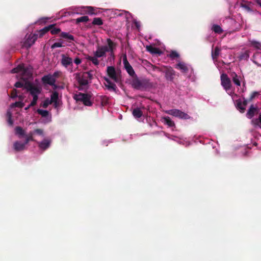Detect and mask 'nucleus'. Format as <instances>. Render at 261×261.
Wrapping results in <instances>:
<instances>
[{
    "label": "nucleus",
    "mask_w": 261,
    "mask_h": 261,
    "mask_svg": "<svg viewBox=\"0 0 261 261\" xmlns=\"http://www.w3.org/2000/svg\"><path fill=\"white\" fill-rule=\"evenodd\" d=\"M146 50L152 54H161L160 49L157 47H153L151 45H148L146 46Z\"/></svg>",
    "instance_id": "nucleus-23"
},
{
    "label": "nucleus",
    "mask_w": 261,
    "mask_h": 261,
    "mask_svg": "<svg viewBox=\"0 0 261 261\" xmlns=\"http://www.w3.org/2000/svg\"><path fill=\"white\" fill-rule=\"evenodd\" d=\"M243 58H244V56L241 57V59H243Z\"/></svg>",
    "instance_id": "nucleus-63"
},
{
    "label": "nucleus",
    "mask_w": 261,
    "mask_h": 261,
    "mask_svg": "<svg viewBox=\"0 0 261 261\" xmlns=\"http://www.w3.org/2000/svg\"><path fill=\"white\" fill-rule=\"evenodd\" d=\"M48 19V18H41L37 21L36 23L38 24H45Z\"/></svg>",
    "instance_id": "nucleus-42"
},
{
    "label": "nucleus",
    "mask_w": 261,
    "mask_h": 261,
    "mask_svg": "<svg viewBox=\"0 0 261 261\" xmlns=\"http://www.w3.org/2000/svg\"><path fill=\"white\" fill-rule=\"evenodd\" d=\"M243 87H245V84L244 83H243Z\"/></svg>",
    "instance_id": "nucleus-64"
},
{
    "label": "nucleus",
    "mask_w": 261,
    "mask_h": 261,
    "mask_svg": "<svg viewBox=\"0 0 261 261\" xmlns=\"http://www.w3.org/2000/svg\"><path fill=\"white\" fill-rule=\"evenodd\" d=\"M37 112L41 115L43 117H46L48 115V112L47 110H43L41 109H38Z\"/></svg>",
    "instance_id": "nucleus-37"
},
{
    "label": "nucleus",
    "mask_w": 261,
    "mask_h": 261,
    "mask_svg": "<svg viewBox=\"0 0 261 261\" xmlns=\"http://www.w3.org/2000/svg\"><path fill=\"white\" fill-rule=\"evenodd\" d=\"M12 105L13 107L22 108L24 107V104L21 101H16L15 102L13 103Z\"/></svg>",
    "instance_id": "nucleus-40"
},
{
    "label": "nucleus",
    "mask_w": 261,
    "mask_h": 261,
    "mask_svg": "<svg viewBox=\"0 0 261 261\" xmlns=\"http://www.w3.org/2000/svg\"><path fill=\"white\" fill-rule=\"evenodd\" d=\"M21 72L23 74H27L28 76H31V73L28 71V69L24 67L23 64L18 65L16 67L14 68L11 71L12 73H16Z\"/></svg>",
    "instance_id": "nucleus-11"
},
{
    "label": "nucleus",
    "mask_w": 261,
    "mask_h": 261,
    "mask_svg": "<svg viewBox=\"0 0 261 261\" xmlns=\"http://www.w3.org/2000/svg\"><path fill=\"white\" fill-rule=\"evenodd\" d=\"M179 57V54L175 50H172L169 54V57L172 59L177 58Z\"/></svg>",
    "instance_id": "nucleus-38"
},
{
    "label": "nucleus",
    "mask_w": 261,
    "mask_h": 261,
    "mask_svg": "<svg viewBox=\"0 0 261 261\" xmlns=\"http://www.w3.org/2000/svg\"><path fill=\"white\" fill-rule=\"evenodd\" d=\"M17 90L15 89H13L12 90V92H11V97L12 98H16L18 95H17Z\"/></svg>",
    "instance_id": "nucleus-44"
},
{
    "label": "nucleus",
    "mask_w": 261,
    "mask_h": 261,
    "mask_svg": "<svg viewBox=\"0 0 261 261\" xmlns=\"http://www.w3.org/2000/svg\"><path fill=\"white\" fill-rule=\"evenodd\" d=\"M49 25H52L51 29H49L50 33L52 35L58 34L61 32V29L59 28H55L56 24H51Z\"/></svg>",
    "instance_id": "nucleus-31"
},
{
    "label": "nucleus",
    "mask_w": 261,
    "mask_h": 261,
    "mask_svg": "<svg viewBox=\"0 0 261 261\" xmlns=\"http://www.w3.org/2000/svg\"><path fill=\"white\" fill-rule=\"evenodd\" d=\"M60 36L63 38L71 40V41L74 40L73 36L69 34L68 33L62 32L60 34Z\"/></svg>",
    "instance_id": "nucleus-30"
},
{
    "label": "nucleus",
    "mask_w": 261,
    "mask_h": 261,
    "mask_svg": "<svg viewBox=\"0 0 261 261\" xmlns=\"http://www.w3.org/2000/svg\"><path fill=\"white\" fill-rule=\"evenodd\" d=\"M132 81V87L137 90L147 89L151 86V83L147 79L139 80L137 76H135Z\"/></svg>",
    "instance_id": "nucleus-3"
},
{
    "label": "nucleus",
    "mask_w": 261,
    "mask_h": 261,
    "mask_svg": "<svg viewBox=\"0 0 261 261\" xmlns=\"http://www.w3.org/2000/svg\"><path fill=\"white\" fill-rule=\"evenodd\" d=\"M61 63L62 66L67 68L70 65H72V59L69 57L66 56L64 54L61 55Z\"/></svg>",
    "instance_id": "nucleus-15"
},
{
    "label": "nucleus",
    "mask_w": 261,
    "mask_h": 261,
    "mask_svg": "<svg viewBox=\"0 0 261 261\" xmlns=\"http://www.w3.org/2000/svg\"><path fill=\"white\" fill-rule=\"evenodd\" d=\"M108 45H99L96 46V50L94 51V56H88L86 59L92 62V63L97 66L99 64L98 58L106 57L107 52L111 53V55H113V50L116 46V44L113 42L110 38L107 39Z\"/></svg>",
    "instance_id": "nucleus-1"
},
{
    "label": "nucleus",
    "mask_w": 261,
    "mask_h": 261,
    "mask_svg": "<svg viewBox=\"0 0 261 261\" xmlns=\"http://www.w3.org/2000/svg\"><path fill=\"white\" fill-rule=\"evenodd\" d=\"M54 87V89H55L57 88V86L55 84V85H53V86Z\"/></svg>",
    "instance_id": "nucleus-58"
},
{
    "label": "nucleus",
    "mask_w": 261,
    "mask_h": 261,
    "mask_svg": "<svg viewBox=\"0 0 261 261\" xmlns=\"http://www.w3.org/2000/svg\"><path fill=\"white\" fill-rule=\"evenodd\" d=\"M59 99V93L57 91H54L52 92L50 96V101L51 103L53 102H56Z\"/></svg>",
    "instance_id": "nucleus-27"
},
{
    "label": "nucleus",
    "mask_w": 261,
    "mask_h": 261,
    "mask_svg": "<svg viewBox=\"0 0 261 261\" xmlns=\"http://www.w3.org/2000/svg\"><path fill=\"white\" fill-rule=\"evenodd\" d=\"M165 70L164 72L165 74V77L167 81H173L175 75V71L171 67L164 66Z\"/></svg>",
    "instance_id": "nucleus-10"
},
{
    "label": "nucleus",
    "mask_w": 261,
    "mask_h": 261,
    "mask_svg": "<svg viewBox=\"0 0 261 261\" xmlns=\"http://www.w3.org/2000/svg\"><path fill=\"white\" fill-rule=\"evenodd\" d=\"M37 104V102L32 100L30 104L29 105V107H33L35 106Z\"/></svg>",
    "instance_id": "nucleus-52"
},
{
    "label": "nucleus",
    "mask_w": 261,
    "mask_h": 261,
    "mask_svg": "<svg viewBox=\"0 0 261 261\" xmlns=\"http://www.w3.org/2000/svg\"><path fill=\"white\" fill-rule=\"evenodd\" d=\"M92 70L84 72L83 73H76L75 79L79 85V89H87L88 85L91 83V80L93 78L92 73Z\"/></svg>",
    "instance_id": "nucleus-2"
},
{
    "label": "nucleus",
    "mask_w": 261,
    "mask_h": 261,
    "mask_svg": "<svg viewBox=\"0 0 261 261\" xmlns=\"http://www.w3.org/2000/svg\"><path fill=\"white\" fill-rule=\"evenodd\" d=\"M123 62L124 64V68L126 70L128 74L133 77H135L136 76V74L133 67L129 63L128 61L127 60L126 55H124L123 57Z\"/></svg>",
    "instance_id": "nucleus-9"
},
{
    "label": "nucleus",
    "mask_w": 261,
    "mask_h": 261,
    "mask_svg": "<svg viewBox=\"0 0 261 261\" xmlns=\"http://www.w3.org/2000/svg\"><path fill=\"white\" fill-rule=\"evenodd\" d=\"M60 75V72L59 71H56L55 72L51 75L56 79V77H58Z\"/></svg>",
    "instance_id": "nucleus-51"
},
{
    "label": "nucleus",
    "mask_w": 261,
    "mask_h": 261,
    "mask_svg": "<svg viewBox=\"0 0 261 261\" xmlns=\"http://www.w3.org/2000/svg\"><path fill=\"white\" fill-rule=\"evenodd\" d=\"M105 81H106V83L105 84H110V82H111L110 79H109L108 77H105L104 78Z\"/></svg>",
    "instance_id": "nucleus-53"
},
{
    "label": "nucleus",
    "mask_w": 261,
    "mask_h": 261,
    "mask_svg": "<svg viewBox=\"0 0 261 261\" xmlns=\"http://www.w3.org/2000/svg\"><path fill=\"white\" fill-rule=\"evenodd\" d=\"M15 133L17 135H19V138L25 135L24 130L20 126H16L15 127Z\"/></svg>",
    "instance_id": "nucleus-32"
},
{
    "label": "nucleus",
    "mask_w": 261,
    "mask_h": 261,
    "mask_svg": "<svg viewBox=\"0 0 261 261\" xmlns=\"http://www.w3.org/2000/svg\"><path fill=\"white\" fill-rule=\"evenodd\" d=\"M105 86L109 90L113 91L115 92H116L117 86L115 84L113 83L112 82H110V84H105Z\"/></svg>",
    "instance_id": "nucleus-29"
},
{
    "label": "nucleus",
    "mask_w": 261,
    "mask_h": 261,
    "mask_svg": "<svg viewBox=\"0 0 261 261\" xmlns=\"http://www.w3.org/2000/svg\"><path fill=\"white\" fill-rule=\"evenodd\" d=\"M136 27H137V28H138V27H139V26H138V24H137V23H136Z\"/></svg>",
    "instance_id": "nucleus-62"
},
{
    "label": "nucleus",
    "mask_w": 261,
    "mask_h": 261,
    "mask_svg": "<svg viewBox=\"0 0 261 261\" xmlns=\"http://www.w3.org/2000/svg\"><path fill=\"white\" fill-rule=\"evenodd\" d=\"M176 68L180 70L184 73H187L188 71V68L183 62H180L176 64Z\"/></svg>",
    "instance_id": "nucleus-24"
},
{
    "label": "nucleus",
    "mask_w": 261,
    "mask_h": 261,
    "mask_svg": "<svg viewBox=\"0 0 261 261\" xmlns=\"http://www.w3.org/2000/svg\"><path fill=\"white\" fill-rule=\"evenodd\" d=\"M41 81L43 84H48L50 86L55 85L56 81V79L50 74L44 75L42 77Z\"/></svg>",
    "instance_id": "nucleus-13"
},
{
    "label": "nucleus",
    "mask_w": 261,
    "mask_h": 261,
    "mask_svg": "<svg viewBox=\"0 0 261 261\" xmlns=\"http://www.w3.org/2000/svg\"><path fill=\"white\" fill-rule=\"evenodd\" d=\"M74 62L75 63V64H76V65H79L82 62V61H81V59H80L79 58H76L74 60Z\"/></svg>",
    "instance_id": "nucleus-50"
},
{
    "label": "nucleus",
    "mask_w": 261,
    "mask_h": 261,
    "mask_svg": "<svg viewBox=\"0 0 261 261\" xmlns=\"http://www.w3.org/2000/svg\"><path fill=\"white\" fill-rule=\"evenodd\" d=\"M122 15V13H119L118 14V16H121Z\"/></svg>",
    "instance_id": "nucleus-61"
},
{
    "label": "nucleus",
    "mask_w": 261,
    "mask_h": 261,
    "mask_svg": "<svg viewBox=\"0 0 261 261\" xmlns=\"http://www.w3.org/2000/svg\"><path fill=\"white\" fill-rule=\"evenodd\" d=\"M24 87L32 96L39 95L42 91V88L41 87L36 86L30 82H25Z\"/></svg>",
    "instance_id": "nucleus-4"
},
{
    "label": "nucleus",
    "mask_w": 261,
    "mask_h": 261,
    "mask_svg": "<svg viewBox=\"0 0 261 261\" xmlns=\"http://www.w3.org/2000/svg\"><path fill=\"white\" fill-rule=\"evenodd\" d=\"M110 56H112V57H113L114 58V54L113 53V54H112V55H111V54H110Z\"/></svg>",
    "instance_id": "nucleus-60"
},
{
    "label": "nucleus",
    "mask_w": 261,
    "mask_h": 261,
    "mask_svg": "<svg viewBox=\"0 0 261 261\" xmlns=\"http://www.w3.org/2000/svg\"><path fill=\"white\" fill-rule=\"evenodd\" d=\"M31 107H29V105L25 108V110H28Z\"/></svg>",
    "instance_id": "nucleus-59"
},
{
    "label": "nucleus",
    "mask_w": 261,
    "mask_h": 261,
    "mask_svg": "<svg viewBox=\"0 0 261 261\" xmlns=\"http://www.w3.org/2000/svg\"><path fill=\"white\" fill-rule=\"evenodd\" d=\"M165 113L167 114L172 115L180 119H189L191 118V117L188 114L178 109H171L167 110L165 111Z\"/></svg>",
    "instance_id": "nucleus-6"
},
{
    "label": "nucleus",
    "mask_w": 261,
    "mask_h": 261,
    "mask_svg": "<svg viewBox=\"0 0 261 261\" xmlns=\"http://www.w3.org/2000/svg\"><path fill=\"white\" fill-rule=\"evenodd\" d=\"M89 20V17L87 16H83L76 19V23L86 22Z\"/></svg>",
    "instance_id": "nucleus-34"
},
{
    "label": "nucleus",
    "mask_w": 261,
    "mask_h": 261,
    "mask_svg": "<svg viewBox=\"0 0 261 261\" xmlns=\"http://www.w3.org/2000/svg\"><path fill=\"white\" fill-rule=\"evenodd\" d=\"M250 43H251V46H252L253 47H255L256 49L261 50V43L260 42L257 41L252 40V41H250Z\"/></svg>",
    "instance_id": "nucleus-36"
},
{
    "label": "nucleus",
    "mask_w": 261,
    "mask_h": 261,
    "mask_svg": "<svg viewBox=\"0 0 261 261\" xmlns=\"http://www.w3.org/2000/svg\"><path fill=\"white\" fill-rule=\"evenodd\" d=\"M33 133L30 132L28 136H26L25 141L24 143L26 145L30 141H34L35 140L33 137Z\"/></svg>",
    "instance_id": "nucleus-35"
},
{
    "label": "nucleus",
    "mask_w": 261,
    "mask_h": 261,
    "mask_svg": "<svg viewBox=\"0 0 261 261\" xmlns=\"http://www.w3.org/2000/svg\"><path fill=\"white\" fill-rule=\"evenodd\" d=\"M161 121L164 124L167 125L169 127H175V124L174 121L168 116H165L162 118Z\"/></svg>",
    "instance_id": "nucleus-17"
},
{
    "label": "nucleus",
    "mask_w": 261,
    "mask_h": 261,
    "mask_svg": "<svg viewBox=\"0 0 261 261\" xmlns=\"http://www.w3.org/2000/svg\"><path fill=\"white\" fill-rule=\"evenodd\" d=\"M92 23L93 25H101L103 24V21L101 18L99 17H95L93 19Z\"/></svg>",
    "instance_id": "nucleus-33"
},
{
    "label": "nucleus",
    "mask_w": 261,
    "mask_h": 261,
    "mask_svg": "<svg viewBox=\"0 0 261 261\" xmlns=\"http://www.w3.org/2000/svg\"><path fill=\"white\" fill-rule=\"evenodd\" d=\"M132 114L136 118H140L143 115V112L138 108L134 109Z\"/></svg>",
    "instance_id": "nucleus-25"
},
{
    "label": "nucleus",
    "mask_w": 261,
    "mask_h": 261,
    "mask_svg": "<svg viewBox=\"0 0 261 261\" xmlns=\"http://www.w3.org/2000/svg\"><path fill=\"white\" fill-rule=\"evenodd\" d=\"M14 86L16 88H22L23 87V84L20 82H17L15 84Z\"/></svg>",
    "instance_id": "nucleus-48"
},
{
    "label": "nucleus",
    "mask_w": 261,
    "mask_h": 261,
    "mask_svg": "<svg viewBox=\"0 0 261 261\" xmlns=\"http://www.w3.org/2000/svg\"><path fill=\"white\" fill-rule=\"evenodd\" d=\"M257 113V108L255 107L253 105H251L250 108L247 111L246 116L248 118H252L254 115Z\"/></svg>",
    "instance_id": "nucleus-18"
},
{
    "label": "nucleus",
    "mask_w": 261,
    "mask_h": 261,
    "mask_svg": "<svg viewBox=\"0 0 261 261\" xmlns=\"http://www.w3.org/2000/svg\"><path fill=\"white\" fill-rule=\"evenodd\" d=\"M220 52V49L219 47L216 46L214 50L212 51V57L213 60H216L218 58Z\"/></svg>",
    "instance_id": "nucleus-28"
},
{
    "label": "nucleus",
    "mask_w": 261,
    "mask_h": 261,
    "mask_svg": "<svg viewBox=\"0 0 261 261\" xmlns=\"http://www.w3.org/2000/svg\"><path fill=\"white\" fill-rule=\"evenodd\" d=\"M13 147L16 151H20L25 149V145L24 143L16 141L13 144Z\"/></svg>",
    "instance_id": "nucleus-19"
},
{
    "label": "nucleus",
    "mask_w": 261,
    "mask_h": 261,
    "mask_svg": "<svg viewBox=\"0 0 261 261\" xmlns=\"http://www.w3.org/2000/svg\"><path fill=\"white\" fill-rule=\"evenodd\" d=\"M34 132L39 135H43V131L42 129L37 128L35 129Z\"/></svg>",
    "instance_id": "nucleus-49"
},
{
    "label": "nucleus",
    "mask_w": 261,
    "mask_h": 261,
    "mask_svg": "<svg viewBox=\"0 0 261 261\" xmlns=\"http://www.w3.org/2000/svg\"><path fill=\"white\" fill-rule=\"evenodd\" d=\"M259 95V93L258 92H253L248 98L249 101H251L253 99H254L256 97H257Z\"/></svg>",
    "instance_id": "nucleus-39"
},
{
    "label": "nucleus",
    "mask_w": 261,
    "mask_h": 261,
    "mask_svg": "<svg viewBox=\"0 0 261 261\" xmlns=\"http://www.w3.org/2000/svg\"><path fill=\"white\" fill-rule=\"evenodd\" d=\"M52 25H48L44 28L37 31L36 33H34L37 36V38H41L47 32L49 31V29H51Z\"/></svg>",
    "instance_id": "nucleus-16"
},
{
    "label": "nucleus",
    "mask_w": 261,
    "mask_h": 261,
    "mask_svg": "<svg viewBox=\"0 0 261 261\" xmlns=\"http://www.w3.org/2000/svg\"><path fill=\"white\" fill-rule=\"evenodd\" d=\"M251 122L254 127L261 128V112L259 114L258 117L252 119Z\"/></svg>",
    "instance_id": "nucleus-22"
},
{
    "label": "nucleus",
    "mask_w": 261,
    "mask_h": 261,
    "mask_svg": "<svg viewBox=\"0 0 261 261\" xmlns=\"http://www.w3.org/2000/svg\"><path fill=\"white\" fill-rule=\"evenodd\" d=\"M107 71L108 76L115 82L117 84L121 83V76L120 73L116 72L113 66H108Z\"/></svg>",
    "instance_id": "nucleus-5"
},
{
    "label": "nucleus",
    "mask_w": 261,
    "mask_h": 261,
    "mask_svg": "<svg viewBox=\"0 0 261 261\" xmlns=\"http://www.w3.org/2000/svg\"><path fill=\"white\" fill-rule=\"evenodd\" d=\"M50 104H51V102L50 101V100H49L48 98L47 99H46L44 101H43V105H42V107L44 108H46Z\"/></svg>",
    "instance_id": "nucleus-45"
},
{
    "label": "nucleus",
    "mask_w": 261,
    "mask_h": 261,
    "mask_svg": "<svg viewBox=\"0 0 261 261\" xmlns=\"http://www.w3.org/2000/svg\"><path fill=\"white\" fill-rule=\"evenodd\" d=\"M62 44L61 42H55L51 46V49H54L56 47H62Z\"/></svg>",
    "instance_id": "nucleus-46"
},
{
    "label": "nucleus",
    "mask_w": 261,
    "mask_h": 261,
    "mask_svg": "<svg viewBox=\"0 0 261 261\" xmlns=\"http://www.w3.org/2000/svg\"><path fill=\"white\" fill-rule=\"evenodd\" d=\"M87 13L89 14H96L95 12V10L94 9V8L92 7H87Z\"/></svg>",
    "instance_id": "nucleus-43"
},
{
    "label": "nucleus",
    "mask_w": 261,
    "mask_h": 261,
    "mask_svg": "<svg viewBox=\"0 0 261 261\" xmlns=\"http://www.w3.org/2000/svg\"><path fill=\"white\" fill-rule=\"evenodd\" d=\"M37 39V36L35 35V34H30L24 42L23 46L27 48H30L31 46L34 44Z\"/></svg>",
    "instance_id": "nucleus-12"
},
{
    "label": "nucleus",
    "mask_w": 261,
    "mask_h": 261,
    "mask_svg": "<svg viewBox=\"0 0 261 261\" xmlns=\"http://www.w3.org/2000/svg\"><path fill=\"white\" fill-rule=\"evenodd\" d=\"M243 6L244 7H245L246 9L248 10H250V8L248 6L243 5Z\"/></svg>",
    "instance_id": "nucleus-56"
},
{
    "label": "nucleus",
    "mask_w": 261,
    "mask_h": 261,
    "mask_svg": "<svg viewBox=\"0 0 261 261\" xmlns=\"http://www.w3.org/2000/svg\"><path fill=\"white\" fill-rule=\"evenodd\" d=\"M17 97H18V98L20 100H22V99H23V96L22 95H19V96H18Z\"/></svg>",
    "instance_id": "nucleus-57"
},
{
    "label": "nucleus",
    "mask_w": 261,
    "mask_h": 261,
    "mask_svg": "<svg viewBox=\"0 0 261 261\" xmlns=\"http://www.w3.org/2000/svg\"><path fill=\"white\" fill-rule=\"evenodd\" d=\"M75 99L77 101L83 102L84 105L91 106L92 102L90 100L91 96L88 94L80 93L76 95Z\"/></svg>",
    "instance_id": "nucleus-7"
},
{
    "label": "nucleus",
    "mask_w": 261,
    "mask_h": 261,
    "mask_svg": "<svg viewBox=\"0 0 261 261\" xmlns=\"http://www.w3.org/2000/svg\"><path fill=\"white\" fill-rule=\"evenodd\" d=\"M7 116H8V123L10 126H12L13 124V121L12 119V115L11 113L10 112H8L7 113Z\"/></svg>",
    "instance_id": "nucleus-41"
},
{
    "label": "nucleus",
    "mask_w": 261,
    "mask_h": 261,
    "mask_svg": "<svg viewBox=\"0 0 261 261\" xmlns=\"http://www.w3.org/2000/svg\"><path fill=\"white\" fill-rule=\"evenodd\" d=\"M212 30L218 34H221L223 32V29L218 24L213 25Z\"/></svg>",
    "instance_id": "nucleus-26"
},
{
    "label": "nucleus",
    "mask_w": 261,
    "mask_h": 261,
    "mask_svg": "<svg viewBox=\"0 0 261 261\" xmlns=\"http://www.w3.org/2000/svg\"><path fill=\"white\" fill-rule=\"evenodd\" d=\"M243 101L242 102L240 99L236 100L237 107L241 113H244L245 111V107L247 105L248 102H249L248 99L243 98Z\"/></svg>",
    "instance_id": "nucleus-14"
},
{
    "label": "nucleus",
    "mask_w": 261,
    "mask_h": 261,
    "mask_svg": "<svg viewBox=\"0 0 261 261\" xmlns=\"http://www.w3.org/2000/svg\"><path fill=\"white\" fill-rule=\"evenodd\" d=\"M221 84L226 91L230 90L232 86L230 79L228 77V75L225 73L221 75Z\"/></svg>",
    "instance_id": "nucleus-8"
},
{
    "label": "nucleus",
    "mask_w": 261,
    "mask_h": 261,
    "mask_svg": "<svg viewBox=\"0 0 261 261\" xmlns=\"http://www.w3.org/2000/svg\"><path fill=\"white\" fill-rule=\"evenodd\" d=\"M152 69L154 71L156 70V71H158L160 72H164V71L165 70L164 67H163L162 68H160V67L155 66H153Z\"/></svg>",
    "instance_id": "nucleus-47"
},
{
    "label": "nucleus",
    "mask_w": 261,
    "mask_h": 261,
    "mask_svg": "<svg viewBox=\"0 0 261 261\" xmlns=\"http://www.w3.org/2000/svg\"><path fill=\"white\" fill-rule=\"evenodd\" d=\"M54 104V106L55 108H57L59 106V103L58 100L56 102H53Z\"/></svg>",
    "instance_id": "nucleus-55"
},
{
    "label": "nucleus",
    "mask_w": 261,
    "mask_h": 261,
    "mask_svg": "<svg viewBox=\"0 0 261 261\" xmlns=\"http://www.w3.org/2000/svg\"><path fill=\"white\" fill-rule=\"evenodd\" d=\"M50 143L51 142L50 140L44 139L42 142L39 143L38 146L40 148L44 150L50 146Z\"/></svg>",
    "instance_id": "nucleus-21"
},
{
    "label": "nucleus",
    "mask_w": 261,
    "mask_h": 261,
    "mask_svg": "<svg viewBox=\"0 0 261 261\" xmlns=\"http://www.w3.org/2000/svg\"><path fill=\"white\" fill-rule=\"evenodd\" d=\"M33 100L37 102V100L38 99V95H33Z\"/></svg>",
    "instance_id": "nucleus-54"
},
{
    "label": "nucleus",
    "mask_w": 261,
    "mask_h": 261,
    "mask_svg": "<svg viewBox=\"0 0 261 261\" xmlns=\"http://www.w3.org/2000/svg\"><path fill=\"white\" fill-rule=\"evenodd\" d=\"M230 75L231 76V78L233 83L237 86H241V82H240L241 77L238 76L237 75V74L234 72H231L230 74Z\"/></svg>",
    "instance_id": "nucleus-20"
}]
</instances>
